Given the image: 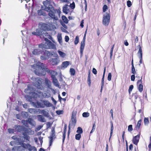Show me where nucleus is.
<instances>
[{
	"instance_id": "1",
	"label": "nucleus",
	"mask_w": 151,
	"mask_h": 151,
	"mask_svg": "<svg viewBox=\"0 0 151 151\" xmlns=\"http://www.w3.org/2000/svg\"><path fill=\"white\" fill-rule=\"evenodd\" d=\"M32 68L34 70V71L36 75L38 76H44L45 74V71L50 74L52 79L56 78L57 73L54 70H49L48 68L44 66V64L40 62H38L31 66Z\"/></svg>"
},
{
	"instance_id": "2",
	"label": "nucleus",
	"mask_w": 151,
	"mask_h": 151,
	"mask_svg": "<svg viewBox=\"0 0 151 151\" xmlns=\"http://www.w3.org/2000/svg\"><path fill=\"white\" fill-rule=\"evenodd\" d=\"M51 7V8H49V9L47 8L46 11L49 12L48 15L51 17V20H52L53 19V22H52L51 21V25L52 29H56V26L57 25L56 21L58 19V18L55 15L56 11L54 8L53 7Z\"/></svg>"
},
{
	"instance_id": "3",
	"label": "nucleus",
	"mask_w": 151,
	"mask_h": 151,
	"mask_svg": "<svg viewBox=\"0 0 151 151\" xmlns=\"http://www.w3.org/2000/svg\"><path fill=\"white\" fill-rule=\"evenodd\" d=\"M45 41L46 42L44 44H41L38 45L39 48L45 49H55V45L48 39L45 38Z\"/></svg>"
},
{
	"instance_id": "4",
	"label": "nucleus",
	"mask_w": 151,
	"mask_h": 151,
	"mask_svg": "<svg viewBox=\"0 0 151 151\" xmlns=\"http://www.w3.org/2000/svg\"><path fill=\"white\" fill-rule=\"evenodd\" d=\"M31 79L34 81L33 85L34 86L38 89H41L42 88V83L43 81L42 78L40 77L36 78L33 76L31 78Z\"/></svg>"
},
{
	"instance_id": "5",
	"label": "nucleus",
	"mask_w": 151,
	"mask_h": 151,
	"mask_svg": "<svg viewBox=\"0 0 151 151\" xmlns=\"http://www.w3.org/2000/svg\"><path fill=\"white\" fill-rule=\"evenodd\" d=\"M43 51V49L39 48L38 46V47H34L30 52H29V53L30 54H32L34 55H37L42 54Z\"/></svg>"
},
{
	"instance_id": "6",
	"label": "nucleus",
	"mask_w": 151,
	"mask_h": 151,
	"mask_svg": "<svg viewBox=\"0 0 151 151\" xmlns=\"http://www.w3.org/2000/svg\"><path fill=\"white\" fill-rule=\"evenodd\" d=\"M110 21V16L109 13H106L103 15L102 23L104 25H108Z\"/></svg>"
},
{
	"instance_id": "7",
	"label": "nucleus",
	"mask_w": 151,
	"mask_h": 151,
	"mask_svg": "<svg viewBox=\"0 0 151 151\" xmlns=\"http://www.w3.org/2000/svg\"><path fill=\"white\" fill-rule=\"evenodd\" d=\"M42 55L40 56V59L42 60H45L48 59L51 55V54L48 51L43 50L42 54Z\"/></svg>"
},
{
	"instance_id": "8",
	"label": "nucleus",
	"mask_w": 151,
	"mask_h": 151,
	"mask_svg": "<svg viewBox=\"0 0 151 151\" xmlns=\"http://www.w3.org/2000/svg\"><path fill=\"white\" fill-rule=\"evenodd\" d=\"M43 100H41L40 101H37L36 103L31 102V104L34 107L37 108H44L43 104Z\"/></svg>"
},
{
	"instance_id": "9",
	"label": "nucleus",
	"mask_w": 151,
	"mask_h": 151,
	"mask_svg": "<svg viewBox=\"0 0 151 151\" xmlns=\"http://www.w3.org/2000/svg\"><path fill=\"white\" fill-rule=\"evenodd\" d=\"M56 138L55 137V129L54 128H52V130L51 131V132L50 133V135L49 137V138L50 139V141H49V146H51L53 142V141L55 138Z\"/></svg>"
},
{
	"instance_id": "10",
	"label": "nucleus",
	"mask_w": 151,
	"mask_h": 151,
	"mask_svg": "<svg viewBox=\"0 0 151 151\" xmlns=\"http://www.w3.org/2000/svg\"><path fill=\"white\" fill-rule=\"evenodd\" d=\"M142 77L140 80H139L137 82V84L138 86V89L139 91L142 92L143 89V86L142 85Z\"/></svg>"
},
{
	"instance_id": "11",
	"label": "nucleus",
	"mask_w": 151,
	"mask_h": 151,
	"mask_svg": "<svg viewBox=\"0 0 151 151\" xmlns=\"http://www.w3.org/2000/svg\"><path fill=\"white\" fill-rule=\"evenodd\" d=\"M43 4L45 6V7L44 8V10L46 11V9L47 8L49 9L50 8H51V7H52L53 6L50 4V2L48 1H44L43 2Z\"/></svg>"
},
{
	"instance_id": "12",
	"label": "nucleus",
	"mask_w": 151,
	"mask_h": 151,
	"mask_svg": "<svg viewBox=\"0 0 151 151\" xmlns=\"http://www.w3.org/2000/svg\"><path fill=\"white\" fill-rule=\"evenodd\" d=\"M140 133L139 132L137 135L134 137L133 139V142L134 144L137 145L139 141Z\"/></svg>"
},
{
	"instance_id": "13",
	"label": "nucleus",
	"mask_w": 151,
	"mask_h": 151,
	"mask_svg": "<svg viewBox=\"0 0 151 151\" xmlns=\"http://www.w3.org/2000/svg\"><path fill=\"white\" fill-rule=\"evenodd\" d=\"M59 60L58 58H52L50 59V62L52 65H57L59 62Z\"/></svg>"
},
{
	"instance_id": "14",
	"label": "nucleus",
	"mask_w": 151,
	"mask_h": 151,
	"mask_svg": "<svg viewBox=\"0 0 151 151\" xmlns=\"http://www.w3.org/2000/svg\"><path fill=\"white\" fill-rule=\"evenodd\" d=\"M14 128L17 131L19 132H21L22 131H24L25 129L24 126L19 125H15Z\"/></svg>"
},
{
	"instance_id": "15",
	"label": "nucleus",
	"mask_w": 151,
	"mask_h": 151,
	"mask_svg": "<svg viewBox=\"0 0 151 151\" xmlns=\"http://www.w3.org/2000/svg\"><path fill=\"white\" fill-rule=\"evenodd\" d=\"M32 88L31 87V85L28 84L27 85V88L25 89L24 90V92L27 93L29 94H31V93H33Z\"/></svg>"
},
{
	"instance_id": "16",
	"label": "nucleus",
	"mask_w": 151,
	"mask_h": 151,
	"mask_svg": "<svg viewBox=\"0 0 151 151\" xmlns=\"http://www.w3.org/2000/svg\"><path fill=\"white\" fill-rule=\"evenodd\" d=\"M42 114H43L45 116L48 118L50 116L49 113V111L47 110L42 109Z\"/></svg>"
},
{
	"instance_id": "17",
	"label": "nucleus",
	"mask_w": 151,
	"mask_h": 151,
	"mask_svg": "<svg viewBox=\"0 0 151 151\" xmlns=\"http://www.w3.org/2000/svg\"><path fill=\"white\" fill-rule=\"evenodd\" d=\"M76 112L75 111H73L71 116V120L73 123L75 124L76 123Z\"/></svg>"
},
{
	"instance_id": "18",
	"label": "nucleus",
	"mask_w": 151,
	"mask_h": 151,
	"mask_svg": "<svg viewBox=\"0 0 151 151\" xmlns=\"http://www.w3.org/2000/svg\"><path fill=\"white\" fill-rule=\"evenodd\" d=\"M52 80V83L55 86L59 88H60L58 81L56 78H53Z\"/></svg>"
},
{
	"instance_id": "19",
	"label": "nucleus",
	"mask_w": 151,
	"mask_h": 151,
	"mask_svg": "<svg viewBox=\"0 0 151 151\" xmlns=\"http://www.w3.org/2000/svg\"><path fill=\"white\" fill-rule=\"evenodd\" d=\"M38 120L41 122H45L46 120L45 117L41 115H39L37 116Z\"/></svg>"
},
{
	"instance_id": "20",
	"label": "nucleus",
	"mask_w": 151,
	"mask_h": 151,
	"mask_svg": "<svg viewBox=\"0 0 151 151\" xmlns=\"http://www.w3.org/2000/svg\"><path fill=\"white\" fill-rule=\"evenodd\" d=\"M45 82L46 85L49 88H50L51 87V82L47 78H45Z\"/></svg>"
},
{
	"instance_id": "21",
	"label": "nucleus",
	"mask_w": 151,
	"mask_h": 151,
	"mask_svg": "<svg viewBox=\"0 0 151 151\" xmlns=\"http://www.w3.org/2000/svg\"><path fill=\"white\" fill-rule=\"evenodd\" d=\"M42 9L39 10L37 11V14L39 16H45L46 15V13L43 10V7H42Z\"/></svg>"
},
{
	"instance_id": "22",
	"label": "nucleus",
	"mask_w": 151,
	"mask_h": 151,
	"mask_svg": "<svg viewBox=\"0 0 151 151\" xmlns=\"http://www.w3.org/2000/svg\"><path fill=\"white\" fill-rule=\"evenodd\" d=\"M43 104L44 106V108L45 106L50 107L52 106V104L50 103L47 100H43Z\"/></svg>"
},
{
	"instance_id": "23",
	"label": "nucleus",
	"mask_w": 151,
	"mask_h": 151,
	"mask_svg": "<svg viewBox=\"0 0 151 151\" xmlns=\"http://www.w3.org/2000/svg\"><path fill=\"white\" fill-rule=\"evenodd\" d=\"M138 47L139 48L138 52L137 53L139 57H142V52L141 47L140 45H138Z\"/></svg>"
},
{
	"instance_id": "24",
	"label": "nucleus",
	"mask_w": 151,
	"mask_h": 151,
	"mask_svg": "<svg viewBox=\"0 0 151 151\" xmlns=\"http://www.w3.org/2000/svg\"><path fill=\"white\" fill-rule=\"evenodd\" d=\"M69 63L70 62L69 61H65L63 62L62 64V67L64 68H66L69 65Z\"/></svg>"
},
{
	"instance_id": "25",
	"label": "nucleus",
	"mask_w": 151,
	"mask_h": 151,
	"mask_svg": "<svg viewBox=\"0 0 151 151\" xmlns=\"http://www.w3.org/2000/svg\"><path fill=\"white\" fill-rule=\"evenodd\" d=\"M58 52L61 58H63L65 57L66 55V54L65 53L62 51H61L60 50H58Z\"/></svg>"
},
{
	"instance_id": "26",
	"label": "nucleus",
	"mask_w": 151,
	"mask_h": 151,
	"mask_svg": "<svg viewBox=\"0 0 151 151\" xmlns=\"http://www.w3.org/2000/svg\"><path fill=\"white\" fill-rule=\"evenodd\" d=\"M57 38L59 43L61 45L62 44V40L61 34H58Z\"/></svg>"
},
{
	"instance_id": "27",
	"label": "nucleus",
	"mask_w": 151,
	"mask_h": 151,
	"mask_svg": "<svg viewBox=\"0 0 151 151\" xmlns=\"http://www.w3.org/2000/svg\"><path fill=\"white\" fill-rule=\"evenodd\" d=\"M27 123H29L32 126H34L35 125V123L34 121L31 118H29L27 120Z\"/></svg>"
},
{
	"instance_id": "28",
	"label": "nucleus",
	"mask_w": 151,
	"mask_h": 151,
	"mask_svg": "<svg viewBox=\"0 0 151 151\" xmlns=\"http://www.w3.org/2000/svg\"><path fill=\"white\" fill-rule=\"evenodd\" d=\"M68 5H65L63 7V12L65 13L66 14H68Z\"/></svg>"
},
{
	"instance_id": "29",
	"label": "nucleus",
	"mask_w": 151,
	"mask_h": 151,
	"mask_svg": "<svg viewBox=\"0 0 151 151\" xmlns=\"http://www.w3.org/2000/svg\"><path fill=\"white\" fill-rule=\"evenodd\" d=\"M25 133L28 134L29 135H32L34 134V131H32L30 129H27L25 130Z\"/></svg>"
},
{
	"instance_id": "30",
	"label": "nucleus",
	"mask_w": 151,
	"mask_h": 151,
	"mask_svg": "<svg viewBox=\"0 0 151 151\" xmlns=\"http://www.w3.org/2000/svg\"><path fill=\"white\" fill-rule=\"evenodd\" d=\"M28 111L30 114H36V109L29 108L28 109Z\"/></svg>"
},
{
	"instance_id": "31",
	"label": "nucleus",
	"mask_w": 151,
	"mask_h": 151,
	"mask_svg": "<svg viewBox=\"0 0 151 151\" xmlns=\"http://www.w3.org/2000/svg\"><path fill=\"white\" fill-rule=\"evenodd\" d=\"M28 150L29 151H37V150L36 148L34 146H32L30 145L28 147Z\"/></svg>"
},
{
	"instance_id": "32",
	"label": "nucleus",
	"mask_w": 151,
	"mask_h": 151,
	"mask_svg": "<svg viewBox=\"0 0 151 151\" xmlns=\"http://www.w3.org/2000/svg\"><path fill=\"white\" fill-rule=\"evenodd\" d=\"M62 19L63 21L66 24L68 23V20L67 17L65 16H63L62 17Z\"/></svg>"
},
{
	"instance_id": "33",
	"label": "nucleus",
	"mask_w": 151,
	"mask_h": 151,
	"mask_svg": "<svg viewBox=\"0 0 151 151\" xmlns=\"http://www.w3.org/2000/svg\"><path fill=\"white\" fill-rule=\"evenodd\" d=\"M34 94H36L35 95H34V96L35 97H37L38 96H40L42 94V93L40 91H38L36 93V92H34L32 94L33 95Z\"/></svg>"
},
{
	"instance_id": "34",
	"label": "nucleus",
	"mask_w": 151,
	"mask_h": 151,
	"mask_svg": "<svg viewBox=\"0 0 151 151\" xmlns=\"http://www.w3.org/2000/svg\"><path fill=\"white\" fill-rule=\"evenodd\" d=\"M70 72L71 76H74L75 74V70L73 68H70Z\"/></svg>"
},
{
	"instance_id": "35",
	"label": "nucleus",
	"mask_w": 151,
	"mask_h": 151,
	"mask_svg": "<svg viewBox=\"0 0 151 151\" xmlns=\"http://www.w3.org/2000/svg\"><path fill=\"white\" fill-rule=\"evenodd\" d=\"M83 130L82 129L81 127H78L77 128V130L76 132L78 134H81L83 133Z\"/></svg>"
},
{
	"instance_id": "36",
	"label": "nucleus",
	"mask_w": 151,
	"mask_h": 151,
	"mask_svg": "<svg viewBox=\"0 0 151 151\" xmlns=\"http://www.w3.org/2000/svg\"><path fill=\"white\" fill-rule=\"evenodd\" d=\"M88 84L89 85V86H90L91 84V80L90 78V73H89V74L88 75Z\"/></svg>"
},
{
	"instance_id": "37",
	"label": "nucleus",
	"mask_w": 151,
	"mask_h": 151,
	"mask_svg": "<svg viewBox=\"0 0 151 151\" xmlns=\"http://www.w3.org/2000/svg\"><path fill=\"white\" fill-rule=\"evenodd\" d=\"M23 135L24 136V138L27 140H29L30 139L29 136L27 135L26 133L24 132L23 133Z\"/></svg>"
},
{
	"instance_id": "38",
	"label": "nucleus",
	"mask_w": 151,
	"mask_h": 151,
	"mask_svg": "<svg viewBox=\"0 0 151 151\" xmlns=\"http://www.w3.org/2000/svg\"><path fill=\"white\" fill-rule=\"evenodd\" d=\"M141 119H140L137 122V124L136 125V128H138V129H139L141 125Z\"/></svg>"
},
{
	"instance_id": "39",
	"label": "nucleus",
	"mask_w": 151,
	"mask_h": 151,
	"mask_svg": "<svg viewBox=\"0 0 151 151\" xmlns=\"http://www.w3.org/2000/svg\"><path fill=\"white\" fill-rule=\"evenodd\" d=\"M114 45L111 48V50H110V59H111L112 56L113 55V50L114 49Z\"/></svg>"
},
{
	"instance_id": "40",
	"label": "nucleus",
	"mask_w": 151,
	"mask_h": 151,
	"mask_svg": "<svg viewBox=\"0 0 151 151\" xmlns=\"http://www.w3.org/2000/svg\"><path fill=\"white\" fill-rule=\"evenodd\" d=\"M29 144H25L24 143L22 144V147L24 148L27 149H28L29 147Z\"/></svg>"
},
{
	"instance_id": "41",
	"label": "nucleus",
	"mask_w": 151,
	"mask_h": 151,
	"mask_svg": "<svg viewBox=\"0 0 151 151\" xmlns=\"http://www.w3.org/2000/svg\"><path fill=\"white\" fill-rule=\"evenodd\" d=\"M22 122L23 124L25 126L27 127H28L27 120L26 121L24 120H22Z\"/></svg>"
},
{
	"instance_id": "42",
	"label": "nucleus",
	"mask_w": 151,
	"mask_h": 151,
	"mask_svg": "<svg viewBox=\"0 0 151 151\" xmlns=\"http://www.w3.org/2000/svg\"><path fill=\"white\" fill-rule=\"evenodd\" d=\"M81 137V134H78L76 135L75 138L76 140H79Z\"/></svg>"
},
{
	"instance_id": "43",
	"label": "nucleus",
	"mask_w": 151,
	"mask_h": 151,
	"mask_svg": "<svg viewBox=\"0 0 151 151\" xmlns=\"http://www.w3.org/2000/svg\"><path fill=\"white\" fill-rule=\"evenodd\" d=\"M79 38L78 36H76V37L74 41V43L76 45H77L78 43L79 42Z\"/></svg>"
},
{
	"instance_id": "44",
	"label": "nucleus",
	"mask_w": 151,
	"mask_h": 151,
	"mask_svg": "<svg viewBox=\"0 0 151 151\" xmlns=\"http://www.w3.org/2000/svg\"><path fill=\"white\" fill-rule=\"evenodd\" d=\"M96 128V124L95 123H94L93 125V127L91 131L90 132V133L91 134L95 130Z\"/></svg>"
},
{
	"instance_id": "45",
	"label": "nucleus",
	"mask_w": 151,
	"mask_h": 151,
	"mask_svg": "<svg viewBox=\"0 0 151 151\" xmlns=\"http://www.w3.org/2000/svg\"><path fill=\"white\" fill-rule=\"evenodd\" d=\"M85 45V42H82L81 43L80 49L84 50Z\"/></svg>"
},
{
	"instance_id": "46",
	"label": "nucleus",
	"mask_w": 151,
	"mask_h": 151,
	"mask_svg": "<svg viewBox=\"0 0 151 151\" xmlns=\"http://www.w3.org/2000/svg\"><path fill=\"white\" fill-rule=\"evenodd\" d=\"M50 96V94L49 93H45L43 95V96L45 98H48Z\"/></svg>"
},
{
	"instance_id": "47",
	"label": "nucleus",
	"mask_w": 151,
	"mask_h": 151,
	"mask_svg": "<svg viewBox=\"0 0 151 151\" xmlns=\"http://www.w3.org/2000/svg\"><path fill=\"white\" fill-rule=\"evenodd\" d=\"M16 149H17L18 150H22V147H13L12 149V151H15V150Z\"/></svg>"
},
{
	"instance_id": "48",
	"label": "nucleus",
	"mask_w": 151,
	"mask_h": 151,
	"mask_svg": "<svg viewBox=\"0 0 151 151\" xmlns=\"http://www.w3.org/2000/svg\"><path fill=\"white\" fill-rule=\"evenodd\" d=\"M89 114L88 112H84L82 114V116L83 117H87L89 116Z\"/></svg>"
},
{
	"instance_id": "49",
	"label": "nucleus",
	"mask_w": 151,
	"mask_h": 151,
	"mask_svg": "<svg viewBox=\"0 0 151 151\" xmlns=\"http://www.w3.org/2000/svg\"><path fill=\"white\" fill-rule=\"evenodd\" d=\"M36 31L38 36L40 35L42 33L41 29H36Z\"/></svg>"
},
{
	"instance_id": "50",
	"label": "nucleus",
	"mask_w": 151,
	"mask_h": 151,
	"mask_svg": "<svg viewBox=\"0 0 151 151\" xmlns=\"http://www.w3.org/2000/svg\"><path fill=\"white\" fill-rule=\"evenodd\" d=\"M134 86L133 85H131L130 86L128 90V91L129 94H130Z\"/></svg>"
},
{
	"instance_id": "51",
	"label": "nucleus",
	"mask_w": 151,
	"mask_h": 151,
	"mask_svg": "<svg viewBox=\"0 0 151 151\" xmlns=\"http://www.w3.org/2000/svg\"><path fill=\"white\" fill-rule=\"evenodd\" d=\"M42 109H36V114H42Z\"/></svg>"
},
{
	"instance_id": "52",
	"label": "nucleus",
	"mask_w": 151,
	"mask_h": 151,
	"mask_svg": "<svg viewBox=\"0 0 151 151\" xmlns=\"http://www.w3.org/2000/svg\"><path fill=\"white\" fill-rule=\"evenodd\" d=\"M128 131L129 132H131L132 131V125H130L128 126Z\"/></svg>"
},
{
	"instance_id": "53",
	"label": "nucleus",
	"mask_w": 151,
	"mask_h": 151,
	"mask_svg": "<svg viewBox=\"0 0 151 151\" xmlns=\"http://www.w3.org/2000/svg\"><path fill=\"white\" fill-rule=\"evenodd\" d=\"M144 122L145 124H148L149 122L148 118H144Z\"/></svg>"
},
{
	"instance_id": "54",
	"label": "nucleus",
	"mask_w": 151,
	"mask_h": 151,
	"mask_svg": "<svg viewBox=\"0 0 151 151\" xmlns=\"http://www.w3.org/2000/svg\"><path fill=\"white\" fill-rule=\"evenodd\" d=\"M108 9V7L106 5H104L103 7V12H105Z\"/></svg>"
},
{
	"instance_id": "55",
	"label": "nucleus",
	"mask_w": 151,
	"mask_h": 151,
	"mask_svg": "<svg viewBox=\"0 0 151 151\" xmlns=\"http://www.w3.org/2000/svg\"><path fill=\"white\" fill-rule=\"evenodd\" d=\"M111 73H109L107 77V79L109 81H110L111 80Z\"/></svg>"
},
{
	"instance_id": "56",
	"label": "nucleus",
	"mask_w": 151,
	"mask_h": 151,
	"mask_svg": "<svg viewBox=\"0 0 151 151\" xmlns=\"http://www.w3.org/2000/svg\"><path fill=\"white\" fill-rule=\"evenodd\" d=\"M132 73L134 74L136 73V71L134 66H133L132 67Z\"/></svg>"
},
{
	"instance_id": "57",
	"label": "nucleus",
	"mask_w": 151,
	"mask_h": 151,
	"mask_svg": "<svg viewBox=\"0 0 151 151\" xmlns=\"http://www.w3.org/2000/svg\"><path fill=\"white\" fill-rule=\"evenodd\" d=\"M70 6L72 9H74L75 8V4L74 2H73L72 3L70 4Z\"/></svg>"
},
{
	"instance_id": "58",
	"label": "nucleus",
	"mask_w": 151,
	"mask_h": 151,
	"mask_svg": "<svg viewBox=\"0 0 151 151\" xmlns=\"http://www.w3.org/2000/svg\"><path fill=\"white\" fill-rule=\"evenodd\" d=\"M14 130L12 129H9L8 131L10 133H13L14 132Z\"/></svg>"
},
{
	"instance_id": "59",
	"label": "nucleus",
	"mask_w": 151,
	"mask_h": 151,
	"mask_svg": "<svg viewBox=\"0 0 151 151\" xmlns=\"http://www.w3.org/2000/svg\"><path fill=\"white\" fill-rule=\"evenodd\" d=\"M42 127V126L39 125L36 128V131H38L40 130Z\"/></svg>"
},
{
	"instance_id": "60",
	"label": "nucleus",
	"mask_w": 151,
	"mask_h": 151,
	"mask_svg": "<svg viewBox=\"0 0 151 151\" xmlns=\"http://www.w3.org/2000/svg\"><path fill=\"white\" fill-rule=\"evenodd\" d=\"M59 80L60 82H62V83L63 85H65V83L64 81H63V79L61 77H60V79H59Z\"/></svg>"
},
{
	"instance_id": "61",
	"label": "nucleus",
	"mask_w": 151,
	"mask_h": 151,
	"mask_svg": "<svg viewBox=\"0 0 151 151\" xmlns=\"http://www.w3.org/2000/svg\"><path fill=\"white\" fill-rule=\"evenodd\" d=\"M127 5L128 7H130L132 5V3L131 1H127Z\"/></svg>"
},
{
	"instance_id": "62",
	"label": "nucleus",
	"mask_w": 151,
	"mask_h": 151,
	"mask_svg": "<svg viewBox=\"0 0 151 151\" xmlns=\"http://www.w3.org/2000/svg\"><path fill=\"white\" fill-rule=\"evenodd\" d=\"M135 78L134 74L132 75L131 76V80L133 81H134Z\"/></svg>"
},
{
	"instance_id": "63",
	"label": "nucleus",
	"mask_w": 151,
	"mask_h": 151,
	"mask_svg": "<svg viewBox=\"0 0 151 151\" xmlns=\"http://www.w3.org/2000/svg\"><path fill=\"white\" fill-rule=\"evenodd\" d=\"M65 39L66 42H68L69 40V38L68 36H65Z\"/></svg>"
},
{
	"instance_id": "64",
	"label": "nucleus",
	"mask_w": 151,
	"mask_h": 151,
	"mask_svg": "<svg viewBox=\"0 0 151 151\" xmlns=\"http://www.w3.org/2000/svg\"><path fill=\"white\" fill-rule=\"evenodd\" d=\"M92 72L94 74H97V72L96 69L94 68H93L92 70Z\"/></svg>"
}]
</instances>
